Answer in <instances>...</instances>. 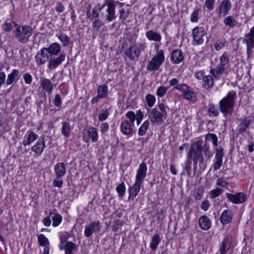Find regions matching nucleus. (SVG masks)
<instances>
[{
  "label": "nucleus",
  "instance_id": "1",
  "mask_svg": "<svg viewBox=\"0 0 254 254\" xmlns=\"http://www.w3.org/2000/svg\"><path fill=\"white\" fill-rule=\"evenodd\" d=\"M65 58L64 53H61L57 58L51 57L47 48L45 47L42 48L37 53L35 60L39 65H42L49 62L48 68L50 69H55L65 60Z\"/></svg>",
  "mask_w": 254,
  "mask_h": 254
},
{
  "label": "nucleus",
  "instance_id": "2",
  "mask_svg": "<svg viewBox=\"0 0 254 254\" xmlns=\"http://www.w3.org/2000/svg\"><path fill=\"white\" fill-rule=\"evenodd\" d=\"M236 96V93L234 91H231L226 97L220 101L219 108L224 116L227 114H231L233 112Z\"/></svg>",
  "mask_w": 254,
  "mask_h": 254
},
{
  "label": "nucleus",
  "instance_id": "3",
  "mask_svg": "<svg viewBox=\"0 0 254 254\" xmlns=\"http://www.w3.org/2000/svg\"><path fill=\"white\" fill-rule=\"evenodd\" d=\"M33 34L32 28L28 25L18 26L15 30V36L21 43H27Z\"/></svg>",
  "mask_w": 254,
  "mask_h": 254
},
{
  "label": "nucleus",
  "instance_id": "4",
  "mask_svg": "<svg viewBox=\"0 0 254 254\" xmlns=\"http://www.w3.org/2000/svg\"><path fill=\"white\" fill-rule=\"evenodd\" d=\"M202 152V141H197L191 146L188 157L193 160L194 163L195 164L197 162L201 163L203 161Z\"/></svg>",
  "mask_w": 254,
  "mask_h": 254
},
{
  "label": "nucleus",
  "instance_id": "5",
  "mask_svg": "<svg viewBox=\"0 0 254 254\" xmlns=\"http://www.w3.org/2000/svg\"><path fill=\"white\" fill-rule=\"evenodd\" d=\"M145 48V45L142 43L134 44L127 49L124 54L131 61L137 60L141 51Z\"/></svg>",
  "mask_w": 254,
  "mask_h": 254
},
{
  "label": "nucleus",
  "instance_id": "6",
  "mask_svg": "<svg viewBox=\"0 0 254 254\" xmlns=\"http://www.w3.org/2000/svg\"><path fill=\"white\" fill-rule=\"evenodd\" d=\"M164 52L163 50H161L149 62L147 66V69L149 71L157 70L164 62Z\"/></svg>",
  "mask_w": 254,
  "mask_h": 254
},
{
  "label": "nucleus",
  "instance_id": "7",
  "mask_svg": "<svg viewBox=\"0 0 254 254\" xmlns=\"http://www.w3.org/2000/svg\"><path fill=\"white\" fill-rule=\"evenodd\" d=\"M243 42L246 44L248 59H249L252 55L254 47V27L251 28L249 33L245 34Z\"/></svg>",
  "mask_w": 254,
  "mask_h": 254
},
{
  "label": "nucleus",
  "instance_id": "8",
  "mask_svg": "<svg viewBox=\"0 0 254 254\" xmlns=\"http://www.w3.org/2000/svg\"><path fill=\"white\" fill-rule=\"evenodd\" d=\"M98 135L97 129L94 127H89L83 131V139L87 143L91 139L92 142H96L98 141Z\"/></svg>",
  "mask_w": 254,
  "mask_h": 254
},
{
  "label": "nucleus",
  "instance_id": "9",
  "mask_svg": "<svg viewBox=\"0 0 254 254\" xmlns=\"http://www.w3.org/2000/svg\"><path fill=\"white\" fill-rule=\"evenodd\" d=\"M148 118L152 124L161 125L163 122L164 116L156 108L148 110Z\"/></svg>",
  "mask_w": 254,
  "mask_h": 254
},
{
  "label": "nucleus",
  "instance_id": "10",
  "mask_svg": "<svg viewBox=\"0 0 254 254\" xmlns=\"http://www.w3.org/2000/svg\"><path fill=\"white\" fill-rule=\"evenodd\" d=\"M226 196L228 200L235 204H241L246 200V195L243 192H237L235 194L227 193Z\"/></svg>",
  "mask_w": 254,
  "mask_h": 254
},
{
  "label": "nucleus",
  "instance_id": "11",
  "mask_svg": "<svg viewBox=\"0 0 254 254\" xmlns=\"http://www.w3.org/2000/svg\"><path fill=\"white\" fill-rule=\"evenodd\" d=\"M205 34L206 32L203 27H196L192 30L193 38L197 44L200 45L203 43V37Z\"/></svg>",
  "mask_w": 254,
  "mask_h": 254
},
{
  "label": "nucleus",
  "instance_id": "12",
  "mask_svg": "<svg viewBox=\"0 0 254 254\" xmlns=\"http://www.w3.org/2000/svg\"><path fill=\"white\" fill-rule=\"evenodd\" d=\"M101 228V223L99 221L92 222L90 225L85 226L84 234L86 237L89 238L94 232H100Z\"/></svg>",
  "mask_w": 254,
  "mask_h": 254
},
{
  "label": "nucleus",
  "instance_id": "13",
  "mask_svg": "<svg viewBox=\"0 0 254 254\" xmlns=\"http://www.w3.org/2000/svg\"><path fill=\"white\" fill-rule=\"evenodd\" d=\"M147 166L144 162L139 165V168L137 170L135 177V182L142 184L143 180L146 175Z\"/></svg>",
  "mask_w": 254,
  "mask_h": 254
},
{
  "label": "nucleus",
  "instance_id": "14",
  "mask_svg": "<svg viewBox=\"0 0 254 254\" xmlns=\"http://www.w3.org/2000/svg\"><path fill=\"white\" fill-rule=\"evenodd\" d=\"M232 4L229 0H223L220 3L218 7V14L220 16L222 14L224 16L227 15L231 9Z\"/></svg>",
  "mask_w": 254,
  "mask_h": 254
},
{
  "label": "nucleus",
  "instance_id": "15",
  "mask_svg": "<svg viewBox=\"0 0 254 254\" xmlns=\"http://www.w3.org/2000/svg\"><path fill=\"white\" fill-rule=\"evenodd\" d=\"M20 76V74L18 69H13L12 72L7 75V78L6 80V85L9 86L13 85L19 79Z\"/></svg>",
  "mask_w": 254,
  "mask_h": 254
},
{
  "label": "nucleus",
  "instance_id": "16",
  "mask_svg": "<svg viewBox=\"0 0 254 254\" xmlns=\"http://www.w3.org/2000/svg\"><path fill=\"white\" fill-rule=\"evenodd\" d=\"M40 83L43 89L46 91L49 95L52 93L54 88V84L50 79L41 77Z\"/></svg>",
  "mask_w": 254,
  "mask_h": 254
},
{
  "label": "nucleus",
  "instance_id": "17",
  "mask_svg": "<svg viewBox=\"0 0 254 254\" xmlns=\"http://www.w3.org/2000/svg\"><path fill=\"white\" fill-rule=\"evenodd\" d=\"M54 169L57 179H60L65 175L66 170L65 165L63 163H57Z\"/></svg>",
  "mask_w": 254,
  "mask_h": 254
},
{
  "label": "nucleus",
  "instance_id": "18",
  "mask_svg": "<svg viewBox=\"0 0 254 254\" xmlns=\"http://www.w3.org/2000/svg\"><path fill=\"white\" fill-rule=\"evenodd\" d=\"M41 138L42 139H40L37 141L36 144L31 148V150L38 155H40L43 153L46 147L44 142V137H41Z\"/></svg>",
  "mask_w": 254,
  "mask_h": 254
},
{
  "label": "nucleus",
  "instance_id": "19",
  "mask_svg": "<svg viewBox=\"0 0 254 254\" xmlns=\"http://www.w3.org/2000/svg\"><path fill=\"white\" fill-rule=\"evenodd\" d=\"M38 138V135L32 131H28L24 136L22 143L24 146L29 145L33 142Z\"/></svg>",
  "mask_w": 254,
  "mask_h": 254
},
{
  "label": "nucleus",
  "instance_id": "20",
  "mask_svg": "<svg viewBox=\"0 0 254 254\" xmlns=\"http://www.w3.org/2000/svg\"><path fill=\"white\" fill-rule=\"evenodd\" d=\"M184 60L182 52L180 50H175L172 53L171 61L175 64H178L182 62Z\"/></svg>",
  "mask_w": 254,
  "mask_h": 254
},
{
  "label": "nucleus",
  "instance_id": "21",
  "mask_svg": "<svg viewBox=\"0 0 254 254\" xmlns=\"http://www.w3.org/2000/svg\"><path fill=\"white\" fill-rule=\"evenodd\" d=\"M252 123V120L249 118H245L241 121L240 124L238 127V129L240 133H242L247 131Z\"/></svg>",
  "mask_w": 254,
  "mask_h": 254
},
{
  "label": "nucleus",
  "instance_id": "22",
  "mask_svg": "<svg viewBox=\"0 0 254 254\" xmlns=\"http://www.w3.org/2000/svg\"><path fill=\"white\" fill-rule=\"evenodd\" d=\"M231 239L229 236H226L224 239L221 246L219 248L220 254H225L231 247Z\"/></svg>",
  "mask_w": 254,
  "mask_h": 254
},
{
  "label": "nucleus",
  "instance_id": "23",
  "mask_svg": "<svg viewBox=\"0 0 254 254\" xmlns=\"http://www.w3.org/2000/svg\"><path fill=\"white\" fill-rule=\"evenodd\" d=\"M47 49L51 57L54 58L56 56L58 55L61 51V46L58 43L51 44Z\"/></svg>",
  "mask_w": 254,
  "mask_h": 254
},
{
  "label": "nucleus",
  "instance_id": "24",
  "mask_svg": "<svg viewBox=\"0 0 254 254\" xmlns=\"http://www.w3.org/2000/svg\"><path fill=\"white\" fill-rule=\"evenodd\" d=\"M115 10V5L114 3L112 1H110L108 4V8L107 10L108 15L106 18V20L110 22L113 21L116 18Z\"/></svg>",
  "mask_w": 254,
  "mask_h": 254
},
{
  "label": "nucleus",
  "instance_id": "25",
  "mask_svg": "<svg viewBox=\"0 0 254 254\" xmlns=\"http://www.w3.org/2000/svg\"><path fill=\"white\" fill-rule=\"evenodd\" d=\"M76 245L71 242H66L64 245V242L62 241V245L60 246V249L65 250L66 254H73L72 251L75 249Z\"/></svg>",
  "mask_w": 254,
  "mask_h": 254
},
{
  "label": "nucleus",
  "instance_id": "26",
  "mask_svg": "<svg viewBox=\"0 0 254 254\" xmlns=\"http://www.w3.org/2000/svg\"><path fill=\"white\" fill-rule=\"evenodd\" d=\"M132 125L126 120L123 122L121 125V130L122 132L125 135H129L132 131Z\"/></svg>",
  "mask_w": 254,
  "mask_h": 254
},
{
  "label": "nucleus",
  "instance_id": "27",
  "mask_svg": "<svg viewBox=\"0 0 254 254\" xmlns=\"http://www.w3.org/2000/svg\"><path fill=\"white\" fill-rule=\"evenodd\" d=\"M232 220V215L231 212L229 210H224L220 217V220L221 223L223 224H227Z\"/></svg>",
  "mask_w": 254,
  "mask_h": 254
},
{
  "label": "nucleus",
  "instance_id": "28",
  "mask_svg": "<svg viewBox=\"0 0 254 254\" xmlns=\"http://www.w3.org/2000/svg\"><path fill=\"white\" fill-rule=\"evenodd\" d=\"M141 185V184L135 182L132 187L129 188V198H131L133 200L135 198L140 191Z\"/></svg>",
  "mask_w": 254,
  "mask_h": 254
},
{
  "label": "nucleus",
  "instance_id": "29",
  "mask_svg": "<svg viewBox=\"0 0 254 254\" xmlns=\"http://www.w3.org/2000/svg\"><path fill=\"white\" fill-rule=\"evenodd\" d=\"M55 209L52 210L50 211L49 215L52 217L53 226L54 227L58 226L62 222V216L56 213Z\"/></svg>",
  "mask_w": 254,
  "mask_h": 254
},
{
  "label": "nucleus",
  "instance_id": "30",
  "mask_svg": "<svg viewBox=\"0 0 254 254\" xmlns=\"http://www.w3.org/2000/svg\"><path fill=\"white\" fill-rule=\"evenodd\" d=\"M199 224L202 229L207 230L210 228L211 222L208 217L202 216L199 219Z\"/></svg>",
  "mask_w": 254,
  "mask_h": 254
},
{
  "label": "nucleus",
  "instance_id": "31",
  "mask_svg": "<svg viewBox=\"0 0 254 254\" xmlns=\"http://www.w3.org/2000/svg\"><path fill=\"white\" fill-rule=\"evenodd\" d=\"M146 36L150 41L160 42L161 40V35L157 32L150 30L146 32Z\"/></svg>",
  "mask_w": 254,
  "mask_h": 254
},
{
  "label": "nucleus",
  "instance_id": "32",
  "mask_svg": "<svg viewBox=\"0 0 254 254\" xmlns=\"http://www.w3.org/2000/svg\"><path fill=\"white\" fill-rule=\"evenodd\" d=\"M61 131L62 134L65 137H69L71 131V127L70 124L67 122H63L62 123Z\"/></svg>",
  "mask_w": 254,
  "mask_h": 254
},
{
  "label": "nucleus",
  "instance_id": "33",
  "mask_svg": "<svg viewBox=\"0 0 254 254\" xmlns=\"http://www.w3.org/2000/svg\"><path fill=\"white\" fill-rule=\"evenodd\" d=\"M160 242V236L158 234H155L152 237L150 244V247L152 251H155L157 249L158 246Z\"/></svg>",
  "mask_w": 254,
  "mask_h": 254
},
{
  "label": "nucleus",
  "instance_id": "34",
  "mask_svg": "<svg viewBox=\"0 0 254 254\" xmlns=\"http://www.w3.org/2000/svg\"><path fill=\"white\" fill-rule=\"evenodd\" d=\"M108 94V87L106 84L100 85L97 88V94L102 97L105 98Z\"/></svg>",
  "mask_w": 254,
  "mask_h": 254
},
{
  "label": "nucleus",
  "instance_id": "35",
  "mask_svg": "<svg viewBox=\"0 0 254 254\" xmlns=\"http://www.w3.org/2000/svg\"><path fill=\"white\" fill-rule=\"evenodd\" d=\"M203 86L205 89H209L213 85V79L211 75H207L203 78Z\"/></svg>",
  "mask_w": 254,
  "mask_h": 254
},
{
  "label": "nucleus",
  "instance_id": "36",
  "mask_svg": "<svg viewBox=\"0 0 254 254\" xmlns=\"http://www.w3.org/2000/svg\"><path fill=\"white\" fill-rule=\"evenodd\" d=\"M224 23L225 25L230 28H233L236 25V21L233 15L227 16L224 20Z\"/></svg>",
  "mask_w": 254,
  "mask_h": 254
},
{
  "label": "nucleus",
  "instance_id": "37",
  "mask_svg": "<svg viewBox=\"0 0 254 254\" xmlns=\"http://www.w3.org/2000/svg\"><path fill=\"white\" fill-rule=\"evenodd\" d=\"M102 7H100V4L97 5L95 7L92 9V12L90 15H88V17L91 20L93 19L98 18L99 16V12L101 10Z\"/></svg>",
  "mask_w": 254,
  "mask_h": 254
},
{
  "label": "nucleus",
  "instance_id": "38",
  "mask_svg": "<svg viewBox=\"0 0 254 254\" xmlns=\"http://www.w3.org/2000/svg\"><path fill=\"white\" fill-rule=\"evenodd\" d=\"M149 122L148 120L145 121L138 129V134L140 136H143L149 127Z\"/></svg>",
  "mask_w": 254,
  "mask_h": 254
},
{
  "label": "nucleus",
  "instance_id": "39",
  "mask_svg": "<svg viewBox=\"0 0 254 254\" xmlns=\"http://www.w3.org/2000/svg\"><path fill=\"white\" fill-rule=\"evenodd\" d=\"M208 113L210 116L217 117L219 115V112L216 109L213 104H209L208 105Z\"/></svg>",
  "mask_w": 254,
  "mask_h": 254
},
{
  "label": "nucleus",
  "instance_id": "40",
  "mask_svg": "<svg viewBox=\"0 0 254 254\" xmlns=\"http://www.w3.org/2000/svg\"><path fill=\"white\" fill-rule=\"evenodd\" d=\"M38 241L41 246L46 247L49 245L48 239L43 234H40L38 236Z\"/></svg>",
  "mask_w": 254,
  "mask_h": 254
},
{
  "label": "nucleus",
  "instance_id": "41",
  "mask_svg": "<svg viewBox=\"0 0 254 254\" xmlns=\"http://www.w3.org/2000/svg\"><path fill=\"white\" fill-rule=\"evenodd\" d=\"M58 37L62 43L63 47H66L69 44L70 39L68 36L65 34H61L58 36Z\"/></svg>",
  "mask_w": 254,
  "mask_h": 254
},
{
  "label": "nucleus",
  "instance_id": "42",
  "mask_svg": "<svg viewBox=\"0 0 254 254\" xmlns=\"http://www.w3.org/2000/svg\"><path fill=\"white\" fill-rule=\"evenodd\" d=\"M145 99L147 105L150 107H151L154 105L156 101L155 97L150 94H148L146 96Z\"/></svg>",
  "mask_w": 254,
  "mask_h": 254
},
{
  "label": "nucleus",
  "instance_id": "43",
  "mask_svg": "<svg viewBox=\"0 0 254 254\" xmlns=\"http://www.w3.org/2000/svg\"><path fill=\"white\" fill-rule=\"evenodd\" d=\"M206 139L208 141H212L214 146H217V137L216 134L208 133L206 135Z\"/></svg>",
  "mask_w": 254,
  "mask_h": 254
},
{
  "label": "nucleus",
  "instance_id": "44",
  "mask_svg": "<svg viewBox=\"0 0 254 254\" xmlns=\"http://www.w3.org/2000/svg\"><path fill=\"white\" fill-rule=\"evenodd\" d=\"M116 190L120 196H123L125 195L126 191V188L124 183H122L121 184H119L116 188Z\"/></svg>",
  "mask_w": 254,
  "mask_h": 254
},
{
  "label": "nucleus",
  "instance_id": "45",
  "mask_svg": "<svg viewBox=\"0 0 254 254\" xmlns=\"http://www.w3.org/2000/svg\"><path fill=\"white\" fill-rule=\"evenodd\" d=\"M225 66V65L220 64L216 68L215 70H211V72L214 76H217L218 74H221L224 72Z\"/></svg>",
  "mask_w": 254,
  "mask_h": 254
},
{
  "label": "nucleus",
  "instance_id": "46",
  "mask_svg": "<svg viewBox=\"0 0 254 254\" xmlns=\"http://www.w3.org/2000/svg\"><path fill=\"white\" fill-rule=\"evenodd\" d=\"M126 117L129 120V123L134 126V122L136 120V115L132 111H128L126 113Z\"/></svg>",
  "mask_w": 254,
  "mask_h": 254
},
{
  "label": "nucleus",
  "instance_id": "47",
  "mask_svg": "<svg viewBox=\"0 0 254 254\" xmlns=\"http://www.w3.org/2000/svg\"><path fill=\"white\" fill-rule=\"evenodd\" d=\"M223 155V149L222 146H220L217 147L216 149L215 159L222 160Z\"/></svg>",
  "mask_w": 254,
  "mask_h": 254
},
{
  "label": "nucleus",
  "instance_id": "48",
  "mask_svg": "<svg viewBox=\"0 0 254 254\" xmlns=\"http://www.w3.org/2000/svg\"><path fill=\"white\" fill-rule=\"evenodd\" d=\"M174 88L184 93L189 90V87L186 84H178Z\"/></svg>",
  "mask_w": 254,
  "mask_h": 254
},
{
  "label": "nucleus",
  "instance_id": "49",
  "mask_svg": "<svg viewBox=\"0 0 254 254\" xmlns=\"http://www.w3.org/2000/svg\"><path fill=\"white\" fill-rule=\"evenodd\" d=\"M120 19L125 20L128 16V15L129 14V10H128V9H125L124 8H121L120 9Z\"/></svg>",
  "mask_w": 254,
  "mask_h": 254
},
{
  "label": "nucleus",
  "instance_id": "50",
  "mask_svg": "<svg viewBox=\"0 0 254 254\" xmlns=\"http://www.w3.org/2000/svg\"><path fill=\"white\" fill-rule=\"evenodd\" d=\"M168 88L167 87L161 86L157 91V95L160 97H163L167 92Z\"/></svg>",
  "mask_w": 254,
  "mask_h": 254
},
{
  "label": "nucleus",
  "instance_id": "51",
  "mask_svg": "<svg viewBox=\"0 0 254 254\" xmlns=\"http://www.w3.org/2000/svg\"><path fill=\"white\" fill-rule=\"evenodd\" d=\"M215 0H205V5L209 10L214 9Z\"/></svg>",
  "mask_w": 254,
  "mask_h": 254
},
{
  "label": "nucleus",
  "instance_id": "52",
  "mask_svg": "<svg viewBox=\"0 0 254 254\" xmlns=\"http://www.w3.org/2000/svg\"><path fill=\"white\" fill-rule=\"evenodd\" d=\"M109 115V112L107 109L103 110L102 113L99 115V120L100 121H103L107 119Z\"/></svg>",
  "mask_w": 254,
  "mask_h": 254
},
{
  "label": "nucleus",
  "instance_id": "53",
  "mask_svg": "<svg viewBox=\"0 0 254 254\" xmlns=\"http://www.w3.org/2000/svg\"><path fill=\"white\" fill-rule=\"evenodd\" d=\"M222 191V190L218 188H216L214 190H213L210 191V195L211 198H214L219 196L221 194Z\"/></svg>",
  "mask_w": 254,
  "mask_h": 254
},
{
  "label": "nucleus",
  "instance_id": "54",
  "mask_svg": "<svg viewBox=\"0 0 254 254\" xmlns=\"http://www.w3.org/2000/svg\"><path fill=\"white\" fill-rule=\"evenodd\" d=\"M220 64H221L222 65H226L229 62V58L228 55L224 53L223 54L221 57H220Z\"/></svg>",
  "mask_w": 254,
  "mask_h": 254
},
{
  "label": "nucleus",
  "instance_id": "55",
  "mask_svg": "<svg viewBox=\"0 0 254 254\" xmlns=\"http://www.w3.org/2000/svg\"><path fill=\"white\" fill-rule=\"evenodd\" d=\"M195 93L193 92L189 91V90L185 92L184 95L185 99L188 100H192L193 98L195 97Z\"/></svg>",
  "mask_w": 254,
  "mask_h": 254
},
{
  "label": "nucleus",
  "instance_id": "56",
  "mask_svg": "<svg viewBox=\"0 0 254 254\" xmlns=\"http://www.w3.org/2000/svg\"><path fill=\"white\" fill-rule=\"evenodd\" d=\"M216 185L217 186L222 187V188H226L228 183L225 180L224 178L222 177L218 179Z\"/></svg>",
  "mask_w": 254,
  "mask_h": 254
},
{
  "label": "nucleus",
  "instance_id": "57",
  "mask_svg": "<svg viewBox=\"0 0 254 254\" xmlns=\"http://www.w3.org/2000/svg\"><path fill=\"white\" fill-rule=\"evenodd\" d=\"M23 78H24V81L26 84H31V83L32 82V75L30 73H29L28 72L25 73L23 75Z\"/></svg>",
  "mask_w": 254,
  "mask_h": 254
},
{
  "label": "nucleus",
  "instance_id": "58",
  "mask_svg": "<svg viewBox=\"0 0 254 254\" xmlns=\"http://www.w3.org/2000/svg\"><path fill=\"white\" fill-rule=\"evenodd\" d=\"M198 10L196 8L194 9L191 15L190 20L192 22H196L198 21Z\"/></svg>",
  "mask_w": 254,
  "mask_h": 254
},
{
  "label": "nucleus",
  "instance_id": "59",
  "mask_svg": "<svg viewBox=\"0 0 254 254\" xmlns=\"http://www.w3.org/2000/svg\"><path fill=\"white\" fill-rule=\"evenodd\" d=\"M54 103L56 107H60L62 104V99L59 94H56L54 99Z\"/></svg>",
  "mask_w": 254,
  "mask_h": 254
},
{
  "label": "nucleus",
  "instance_id": "60",
  "mask_svg": "<svg viewBox=\"0 0 254 254\" xmlns=\"http://www.w3.org/2000/svg\"><path fill=\"white\" fill-rule=\"evenodd\" d=\"M222 165V160L216 159V161L213 164V169L214 171H216L220 168Z\"/></svg>",
  "mask_w": 254,
  "mask_h": 254
},
{
  "label": "nucleus",
  "instance_id": "61",
  "mask_svg": "<svg viewBox=\"0 0 254 254\" xmlns=\"http://www.w3.org/2000/svg\"><path fill=\"white\" fill-rule=\"evenodd\" d=\"M92 25L93 28H96V30H98L103 25V23L99 18H97L93 22Z\"/></svg>",
  "mask_w": 254,
  "mask_h": 254
},
{
  "label": "nucleus",
  "instance_id": "62",
  "mask_svg": "<svg viewBox=\"0 0 254 254\" xmlns=\"http://www.w3.org/2000/svg\"><path fill=\"white\" fill-rule=\"evenodd\" d=\"M203 194V189L201 188H198L196 193L194 195L195 200H199Z\"/></svg>",
  "mask_w": 254,
  "mask_h": 254
},
{
  "label": "nucleus",
  "instance_id": "63",
  "mask_svg": "<svg viewBox=\"0 0 254 254\" xmlns=\"http://www.w3.org/2000/svg\"><path fill=\"white\" fill-rule=\"evenodd\" d=\"M143 118V114L140 110H138L137 112V115L136 116V120L137 121V124L139 125L141 123L142 120Z\"/></svg>",
  "mask_w": 254,
  "mask_h": 254
},
{
  "label": "nucleus",
  "instance_id": "64",
  "mask_svg": "<svg viewBox=\"0 0 254 254\" xmlns=\"http://www.w3.org/2000/svg\"><path fill=\"white\" fill-rule=\"evenodd\" d=\"M158 107L160 110V113L164 116L165 117L167 115V112L166 110V107L163 103L159 104Z\"/></svg>",
  "mask_w": 254,
  "mask_h": 254
}]
</instances>
